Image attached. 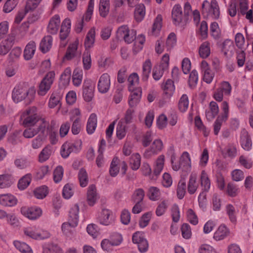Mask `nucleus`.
I'll use <instances>...</instances> for the list:
<instances>
[{"instance_id": "nucleus-56", "label": "nucleus", "mask_w": 253, "mask_h": 253, "mask_svg": "<svg viewBox=\"0 0 253 253\" xmlns=\"http://www.w3.org/2000/svg\"><path fill=\"white\" fill-rule=\"evenodd\" d=\"M144 195V190L141 188H138L133 192L131 199L133 202H141L143 200Z\"/></svg>"}, {"instance_id": "nucleus-14", "label": "nucleus", "mask_w": 253, "mask_h": 253, "mask_svg": "<svg viewBox=\"0 0 253 253\" xmlns=\"http://www.w3.org/2000/svg\"><path fill=\"white\" fill-rule=\"evenodd\" d=\"M200 68L204 81L208 84H210L213 80L214 74L211 70L209 64L204 60L201 63Z\"/></svg>"}, {"instance_id": "nucleus-23", "label": "nucleus", "mask_w": 253, "mask_h": 253, "mask_svg": "<svg viewBox=\"0 0 253 253\" xmlns=\"http://www.w3.org/2000/svg\"><path fill=\"white\" fill-rule=\"evenodd\" d=\"M16 60V51L13 50L9 54L8 58V67L6 69V75L9 77H12L15 74L14 67Z\"/></svg>"}, {"instance_id": "nucleus-36", "label": "nucleus", "mask_w": 253, "mask_h": 253, "mask_svg": "<svg viewBox=\"0 0 253 253\" xmlns=\"http://www.w3.org/2000/svg\"><path fill=\"white\" fill-rule=\"evenodd\" d=\"M141 156L138 153L133 154L129 159V165L133 170H137L141 164Z\"/></svg>"}, {"instance_id": "nucleus-43", "label": "nucleus", "mask_w": 253, "mask_h": 253, "mask_svg": "<svg viewBox=\"0 0 253 253\" xmlns=\"http://www.w3.org/2000/svg\"><path fill=\"white\" fill-rule=\"evenodd\" d=\"M145 7L140 4L136 6L134 11V17L137 22L141 21L145 15Z\"/></svg>"}, {"instance_id": "nucleus-3", "label": "nucleus", "mask_w": 253, "mask_h": 253, "mask_svg": "<svg viewBox=\"0 0 253 253\" xmlns=\"http://www.w3.org/2000/svg\"><path fill=\"white\" fill-rule=\"evenodd\" d=\"M40 116L37 114V109L33 106L27 109L21 115L20 122L25 126H33L38 123Z\"/></svg>"}, {"instance_id": "nucleus-42", "label": "nucleus", "mask_w": 253, "mask_h": 253, "mask_svg": "<svg viewBox=\"0 0 253 253\" xmlns=\"http://www.w3.org/2000/svg\"><path fill=\"white\" fill-rule=\"evenodd\" d=\"M128 82L129 83V91H132L135 90L136 88L139 87L137 86L139 84V76L137 74H131L128 78Z\"/></svg>"}, {"instance_id": "nucleus-24", "label": "nucleus", "mask_w": 253, "mask_h": 253, "mask_svg": "<svg viewBox=\"0 0 253 253\" xmlns=\"http://www.w3.org/2000/svg\"><path fill=\"white\" fill-rule=\"evenodd\" d=\"M36 50V44L34 41L29 42L25 46L24 50V57L26 60L32 59Z\"/></svg>"}, {"instance_id": "nucleus-37", "label": "nucleus", "mask_w": 253, "mask_h": 253, "mask_svg": "<svg viewBox=\"0 0 253 253\" xmlns=\"http://www.w3.org/2000/svg\"><path fill=\"white\" fill-rule=\"evenodd\" d=\"M52 153V149L49 145L44 147L39 155V160L40 162L42 163L47 161L51 156Z\"/></svg>"}, {"instance_id": "nucleus-44", "label": "nucleus", "mask_w": 253, "mask_h": 253, "mask_svg": "<svg viewBox=\"0 0 253 253\" xmlns=\"http://www.w3.org/2000/svg\"><path fill=\"white\" fill-rule=\"evenodd\" d=\"M78 179L80 185L82 187H85L88 183V174L86 170L84 169H80L78 173Z\"/></svg>"}, {"instance_id": "nucleus-62", "label": "nucleus", "mask_w": 253, "mask_h": 253, "mask_svg": "<svg viewBox=\"0 0 253 253\" xmlns=\"http://www.w3.org/2000/svg\"><path fill=\"white\" fill-rule=\"evenodd\" d=\"M64 169L62 166H57L53 172V180L55 183L59 182L62 179Z\"/></svg>"}, {"instance_id": "nucleus-25", "label": "nucleus", "mask_w": 253, "mask_h": 253, "mask_svg": "<svg viewBox=\"0 0 253 253\" xmlns=\"http://www.w3.org/2000/svg\"><path fill=\"white\" fill-rule=\"evenodd\" d=\"M171 14L174 24L179 25L181 22L183 17L182 8L180 5H175L172 8Z\"/></svg>"}, {"instance_id": "nucleus-63", "label": "nucleus", "mask_w": 253, "mask_h": 253, "mask_svg": "<svg viewBox=\"0 0 253 253\" xmlns=\"http://www.w3.org/2000/svg\"><path fill=\"white\" fill-rule=\"evenodd\" d=\"M43 253H63V252L57 245L50 244L48 247L44 248Z\"/></svg>"}, {"instance_id": "nucleus-54", "label": "nucleus", "mask_w": 253, "mask_h": 253, "mask_svg": "<svg viewBox=\"0 0 253 253\" xmlns=\"http://www.w3.org/2000/svg\"><path fill=\"white\" fill-rule=\"evenodd\" d=\"M94 96V89L91 86H84L83 89V97L86 102H90Z\"/></svg>"}, {"instance_id": "nucleus-9", "label": "nucleus", "mask_w": 253, "mask_h": 253, "mask_svg": "<svg viewBox=\"0 0 253 253\" xmlns=\"http://www.w3.org/2000/svg\"><path fill=\"white\" fill-rule=\"evenodd\" d=\"M164 147L163 141L161 139H156L153 141L150 147L145 150L144 157L147 159L150 158L161 152Z\"/></svg>"}, {"instance_id": "nucleus-40", "label": "nucleus", "mask_w": 253, "mask_h": 253, "mask_svg": "<svg viewBox=\"0 0 253 253\" xmlns=\"http://www.w3.org/2000/svg\"><path fill=\"white\" fill-rule=\"evenodd\" d=\"M226 211L228 215L231 222L235 223L237 221V214L238 210L231 204L227 205L226 207Z\"/></svg>"}, {"instance_id": "nucleus-50", "label": "nucleus", "mask_w": 253, "mask_h": 253, "mask_svg": "<svg viewBox=\"0 0 253 253\" xmlns=\"http://www.w3.org/2000/svg\"><path fill=\"white\" fill-rule=\"evenodd\" d=\"M94 5V0H89L87 10L81 19L84 22L89 21L91 18Z\"/></svg>"}, {"instance_id": "nucleus-21", "label": "nucleus", "mask_w": 253, "mask_h": 253, "mask_svg": "<svg viewBox=\"0 0 253 253\" xmlns=\"http://www.w3.org/2000/svg\"><path fill=\"white\" fill-rule=\"evenodd\" d=\"M71 21L67 18L65 19L61 24L59 37L61 41H64L68 37L71 31Z\"/></svg>"}, {"instance_id": "nucleus-49", "label": "nucleus", "mask_w": 253, "mask_h": 253, "mask_svg": "<svg viewBox=\"0 0 253 253\" xmlns=\"http://www.w3.org/2000/svg\"><path fill=\"white\" fill-rule=\"evenodd\" d=\"M169 205L168 200L162 201L158 206L156 210V214L158 216H161L165 214Z\"/></svg>"}, {"instance_id": "nucleus-8", "label": "nucleus", "mask_w": 253, "mask_h": 253, "mask_svg": "<svg viewBox=\"0 0 253 253\" xmlns=\"http://www.w3.org/2000/svg\"><path fill=\"white\" fill-rule=\"evenodd\" d=\"M132 242L136 244L140 252L145 253L148 251L149 244L143 232L134 233L132 237Z\"/></svg>"}, {"instance_id": "nucleus-15", "label": "nucleus", "mask_w": 253, "mask_h": 253, "mask_svg": "<svg viewBox=\"0 0 253 253\" xmlns=\"http://www.w3.org/2000/svg\"><path fill=\"white\" fill-rule=\"evenodd\" d=\"M240 142L242 147L246 151H250L252 148V141L249 132L245 129L241 131Z\"/></svg>"}, {"instance_id": "nucleus-29", "label": "nucleus", "mask_w": 253, "mask_h": 253, "mask_svg": "<svg viewBox=\"0 0 253 253\" xmlns=\"http://www.w3.org/2000/svg\"><path fill=\"white\" fill-rule=\"evenodd\" d=\"M200 183L202 190L204 192H208L211 188V180L205 170L201 171L200 177Z\"/></svg>"}, {"instance_id": "nucleus-16", "label": "nucleus", "mask_w": 253, "mask_h": 253, "mask_svg": "<svg viewBox=\"0 0 253 253\" xmlns=\"http://www.w3.org/2000/svg\"><path fill=\"white\" fill-rule=\"evenodd\" d=\"M96 186L94 184L89 186L86 193V201L89 206H93L99 199Z\"/></svg>"}, {"instance_id": "nucleus-11", "label": "nucleus", "mask_w": 253, "mask_h": 253, "mask_svg": "<svg viewBox=\"0 0 253 253\" xmlns=\"http://www.w3.org/2000/svg\"><path fill=\"white\" fill-rule=\"evenodd\" d=\"M111 86L110 77L107 73L103 74L99 78L97 88L99 92L105 93L110 89Z\"/></svg>"}, {"instance_id": "nucleus-5", "label": "nucleus", "mask_w": 253, "mask_h": 253, "mask_svg": "<svg viewBox=\"0 0 253 253\" xmlns=\"http://www.w3.org/2000/svg\"><path fill=\"white\" fill-rule=\"evenodd\" d=\"M23 232L27 236L37 240H42L49 238L50 233L36 226H29L24 228Z\"/></svg>"}, {"instance_id": "nucleus-35", "label": "nucleus", "mask_w": 253, "mask_h": 253, "mask_svg": "<svg viewBox=\"0 0 253 253\" xmlns=\"http://www.w3.org/2000/svg\"><path fill=\"white\" fill-rule=\"evenodd\" d=\"M110 10L109 0H100L99 4V13L100 16L106 17Z\"/></svg>"}, {"instance_id": "nucleus-30", "label": "nucleus", "mask_w": 253, "mask_h": 253, "mask_svg": "<svg viewBox=\"0 0 253 253\" xmlns=\"http://www.w3.org/2000/svg\"><path fill=\"white\" fill-rule=\"evenodd\" d=\"M174 90L175 86L173 82L171 80H168L164 86V97L169 100L173 95Z\"/></svg>"}, {"instance_id": "nucleus-59", "label": "nucleus", "mask_w": 253, "mask_h": 253, "mask_svg": "<svg viewBox=\"0 0 253 253\" xmlns=\"http://www.w3.org/2000/svg\"><path fill=\"white\" fill-rule=\"evenodd\" d=\"M83 68L85 70H88L91 67V59L90 53L86 51L83 55Z\"/></svg>"}, {"instance_id": "nucleus-20", "label": "nucleus", "mask_w": 253, "mask_h": 253, "mask_svg": "<svg viewBox=\"0 0 253 253\" xmlns=\"http://www.w3.org/2000/svg\"><path fill=\"white\" fill-rule=\"evenodd\" d=\"M130 91L131 93L128 99V104L130 107H134L138 104L141 98V88H136L135 90Z\"/></svg>"}, {"instance_id": "nucleus-32", "label": "nucleus", "mask_w": 253, "mask_h": 253, "mask_svg": "<svg viewBox=\"0 0 253 253\" xmlns=\"http://www.w3.org/2000/svg\"><path fill=\"white\" fill-rule=\"evenodd\" d=\"M97 123L96 115L94 113L91 114L87 120L86 125V131L88 134H91L94 132L97 126Z\"/></svg>"}, {"instance_id": "nucleus-10", "label": "nucleus", "mask_w": 253, "mask_h": 253, "mask_svg": "<svg viewBox=\"0 0 253 253\" xmlns=\"http://www.w3.org/2000/svg\"><path fill=\"white\" fill-rule=\"evenodd\" d=\"M21 213L31 220H35L40 217L42 214V209L38 207H22L21 209Z\"/></svg>"}, {"instance_id": "nucleus-12", "label": "nucleus", "mask_w": 253, "mask_h": 253, "mask_svg": "<svg viewBox=\"0 0 253 253\" xmlns=\"http://www.w3.org/2000/svg\"><path fill=\"white\" fill-rule=\"evenodd\" d=\"M79 46V40L77 38L74 41L69 44L64 57V59L70 60L75 58L78 53L80 54L81 52H79L78 50Z\"/></svg>"}, {"instance_id": "nucleus-39", "label": "nucleus", "mask_w": 253, "mask_h": 253, "mask_svg": "<svg viewBox=\"0 0 253 253\" xmlns=\"http://www.w3.org/2000/svg\"><path fill=\"white\" fill-rule=\"evenodd\" d=\"M19 95L17 97V100L21 101L22 99H25L26 97H28L29 99H32L34 98V96L36 93V90L34 87H31L28 90L27 88L22 90V91H18Z\"/></svg>"}, {"instance_id": "nucleus-28", "label": "nucleus", "mask_w": 253, "mask_h": 253, "mask_svg": "<svg viewBox=\"0 0 253 253\" xmlns=\"http://www.w3.org/2000/svg\"><path fill=\"white\" fill-rule=\"evenodd\" d=\"M95 40V29L93 27L87 32L84 42V45L86 48H90L93 47Z\"/></svg>"}, {"instance_id": "nucleus-52", "label": "nucleus", "mask_w": 253, "mask_h": 253, "mask_svg": "<svg viewBox=\"0 0 253 253\" xmlns=\"http://www.w3.org/2000/svg\"><path fill=\"white\" fill-rule=\"evenodd\" d=\"M148 195L151 200L153 201H157L160 197V191L159 189L156 187H151L148 190Z\"/></svg>"}, {"instance_id": "nucleus-57", "label": "nucleus", "mask_w": 253, "mask_h": 253, "mask_svg": "<svg viewBox=\"0 0 253 253\" xmlns=\"http://www.w3.org/2000/svg\"><path fill=\"white\" fill-rule=\"evenodd\" d=\"M34 194L36 198L42 199L45 197L47 194V188L45 186L38 187L35 189Z\"/></svg>"}, {"instance_id": "nucleus-46", "label": "nucleus", "mask_w": 253, "mask_h": 253, "mask_svg": "<svg viewBox=\"0 0 253 253\" xmlns=\"http://www.w3.org/2000/svg\"><path fill=\"white\" fill-rule=\"evenodd\" d=\"M152 69V63L149 59H147L142 65V79L146 80L148 78Z\"/></svg>"}, {"instance_id": "nucleus-19", "label": "nucleus", "mask_w": 253, "mask_h": 253, "mask_svg": "<svg viewBox=\"0 0 253 253\" xmlns=\"http://www.w3.org/2000/svg\"><path fill=\"white\" fill-rule=\"evenodd\" d=\"M60 25V18L58 15H55L52 17L48 23L47 27V32L51 34H56Z\"/></svg>"}, {"instance_id": "nucleus-2", "label": "nucleus", "mask_w": 253, "mask_h": 253, "mask_svg": "<svg viewBox=\"0 0 253 253\" xmlns=\"http://www.w3.org/2000/svg\"><path fill=\"white\" fill-rule=\"evenodd\" d=\"M175 160V156L173 154L171 156V168L174 171H178L180 169L184 170H190L192 168V162L190 155L187 151L183 152L181 155L179 160L178 162Z\"/></svg>"}, {"instance_id": "nucleus-31", "label": "nucleus", "mask_w": 253, "mask_h": 253, "mask_svg": "<svg viewBox=\"0 0 253 253\" xmlns=\"http://www.w3.org/2000/svg\"><path fill=\"white\" fill-rule=\"evenodd\" d=\"M197 179V176L196 173H192L189 176L188 184V192L190 194L195 193L199 186Z\"/></svg>"}, {"instance_id": "nucleus-47", "label": "nucleus", "mask_w": 253, "mask_h": 253, "mask_svg": "<svg viewBox=\"0 0 253 253\" xmlns=\"http://www.w3.org/2000/svg\"><path fill=\"white\" fill-rule=\"evenodd\" d=\"M72 70L71 68H66L60 76V82L63 85H67L70 81Z\"/></svg>"}, {"instance_id": "nucleus-4", "label": "nucleus", "mask_w": 253, "mask_h": 253, "mask_svg": "<svg viewBox=\"0 0 253 253\" xmlns=\"http://www.w3.org/2000/svg\"><path fill=\"white\" fill-rule=\"evenodd\" d=\"M202 14L204 17L218 19L220 16L219 7L216 0H211V3L204 0L202 4Z\"/></svg>"}, {"instance_id": "nucleus-60", "label": "nucleus", "mask_w": 253, "mask_h": 253, "mask_svg": "<svg viewBox=\"0 0 253 253\" xmlns=\"http://www.w3.org/2000/svg\"><path fill=\"white\" fill-rule=\"evenodd\" d=\"M209 152L207 148H205L200 156L199 165L201 168H205L209 161Z\"/></svg>"}, {"instance_id": "nucleus-58", "label": "nucleus", "mask_w": 253, "mask_h": 253, "mask_svg": "<svg viewBox=\"0 0 253 253\" xmlns=\"http://www.w3.org/2000/svg\"><path fill=\"white\" fill-rule=\"evenodd\" d=\"M216 225L215 220L212 219L208 220L204 225L203 232L206 234H208L212 232Z\"/></svg>"}, {"instance_id": "nucleus-51", "label": "nucleus", "mask_w": 253, "mask_h": 253, "mask_svg": "<svg viewBox=\"0 0 253 253\" xmlns=\"http://www.w3.org/2000/svg\"><path fill=\"white\" fill-rule=\"evenodd\" d=\"M119 163V159L118 158H114L111 163L109 169V172L111 176L115 177L118 174L119 171V167H118Z\"/></svg>"}, {"instance_id": "nucleus-48", "label": "nucleus", "mask_w": 253, "mask_h": 253, "mask_svg": "<svg viewBox=\"0 0 253 253\" xmlns=\"http://www.w3.org/2000/svg\"><path fill=\"white\" fill-rule=\"evenodd\" d=\"M32 176L30 174H27L23 176L18 182V188L21 190L27 188L31 183Z\"/></svg>"}, {"instance_id": "nucleus-22", "label": "nucleus", "mask_w": 253, "mask_h": 253, "mask_svg": "<svg viewBox=\"0 0 253 253\" xmlns=\"http://www.w3.org/2000/svg\"><path fill=\"white\" fill-rule=\"evenodd\" d=\"M235 49L233 42L231 40L226 39L222 43V52L227 57H230L234 54Z\"/></svg>"}, {"instance_id": "nucleus-1", "label": "nucleus", "mask_w": 253, "mask_h": 253, "mask_svg": "<svg viewBox=\"0 0 253 253\" xmlns=\"http://www.w3.org/2000/svg\"><path fill=\"white\" fill-rule=\"evenodd\" d=\"M79 207L75 205L70 209L68 221L63 222L61 226L63 234L67 238L71 239L75 236L76 227L79 222Z\"/></svg>"}, {"instance_id": "nucleus-6", "label": "nucleus", "mask_w": 253, "mask_h": 253, "mask_svg": "<svg viewBox=\"0 0 253 253\" xmlns=\"http://www.w3.org/2000/svg\"><path fill=\"white\" fill-rule=\"evenodd\" d=\"M96 220L101 225L109 226L115 222L116 216L110 210L103 208L98 212Z\"/></svg>"}, {"instance_id": "nucleus-61", "label": "nucleus", "mask_w": 253, "mask_h": 253, "mask_svg": "<svg viewBox=\"0 0 253 253\" xmlns=\"http://www.w3.org/2000/svg\"><path fill=\"white\" fill-rule=\"evenodd\" d=\"M198 73L196 70H193L190 74L188 84L189 87L194 88L198 81Z\"/></svg>"}, {"instance_id": "nucleus-33", "label": "nucleus", "mask_w": 253, "mask_h": 253, "mask_svg": "<svg viewBox=\"0 0 253 253\" xmlns=\"http://www.w3.org/2000/svg\"><path fill=\"white\" fill-rule=\"evenodd\" d=\"M209 110L206 111V116L208 120H212L218 113L219 107L217 104L214 101L210 103Z\"/></svg>"}, {"instance_id": "nucleus-41", "label": "nucleus", "mask_w": 253, "mask_h": 253, "mask_svg": "<svg viewBox=\"0 0 253 253\" xmlns=\"http://www.w3.org/2000/svg\"><path fill=\"white\" fill-rule=\"evenodd\" d=\"M83 77V72L81 69L77 68L74 70L73 74V83L76 86H79L82 83Z\"/></svg>"}, {"instance_id": "nucleus-34", "label": "nucleus", "mask_w": 253, "mask_h": 253, "mask_svg": "<svg viewBox=\"0 0 253 253\" xmlns=\"http://www.w3.org/2000/svg\"><path fill=\"white\" fill-rule=\"evenodd\" d=\"M0 204L4 206H13L16 204V199L11 194L1 195L0 196Z\"/></svg>"}, {"instance_id": "nucleus-55", "label": "nucleus", "mask_w": 253, "mask_h": 253, "mask_svg": "<svg viewBox=\"0 0 253 253\" xmlns=\"http://www.w3.org/2000/svg\"><path fill=\"white\" fill-rule=\"evenodd\" d=\"M189 106V99L186 94H183L180 97L179 103L178 107L181 112H185Z\"/></svg>"}, {"instance_id": "nucleus-53", "label": "nucleus", "mask_w": 253, "mask_h": 253, "mask_svg": "<svg viewBox=\"0 0 253 253\" xmlns=\"http://www.w3.org/2000/svg\"><path fill=\"white\" fill-rule=\"evenodd\" d=\"M46 136L43 134H40L32 141V147L34 149H39L43 144Z\"/></svg>"}, {"instance_id": "nucleus-26", "label": "nucleus", "mask_w": 253, "mask_h": 253, "mask_svg": "<svg viewBox=\"0 0 253 253\" xmlns=\"http://www.w3.org/2000/svg\"><path fill=\"white\" fill-rule=\"evenodd\" d=\"M14 178L10 174L0 175V188H7L11 186L14 182Z\"/></svg>"}, {"instance_id": "nucleus-27", "label": "nucleus", "mask_w": 253, "mask_h": 253, "mask_svg": "<svg viewBox=\"0 0 253 253\" xmlns=\"http://www.w3.org/2000/svg\"><path fill=\"white\" fill-rule=\"evenodd\" d=\"M53 38L50 36L44 37L40 44V49L42 53H46L51 48L52 45Z\"/></svg>"}, {"instance_id": "nucleus-17", "label": "nucleus", "mask_w": 253, "mask_h": 253, "mask_svg": "<svg viewBox=\"0 0 253 253\" xmlns=\"http://www.w3.org/2000/svg\"><path fill=\"white\" fill-rule=\"evenodd\" d=\"M230 233L229 228L225 224L220 225L214 232L213 239L216 241L222 240L228 237Z\"/></svg>"}, {"instance_id": "nucleus-18", "label": "nucleus", "mask_w": 253, "mask_h": 253, "mask_svg": "<svg viewBox=\"0 0 253 253\" xmlns=\"http://www.w3.org/2000/svg\"><path fill=\"white\" fill-rule=\"evenodd\" d=\"M163 26V17L161 14H158L154 19L151 30L149 32L151 36L157 37L160 35Z\"/></svg>"}, {"instance_id": "nucleus-64", "label": "nucleus", "mask_w": 253, "mask_h": 253, "mask_svg": "<svg viewBox=\"0 0 253 253\" xmlns=\"http://www.w3.org/2000/svg\"><path fill=\"white\" fill-rule=\"evenodd\" d=\"M199 253H217L215 249L208 244H203L198 249Z\"/></svg>"}, {"instance_id": "nucleus-13", "label": "nucleus", "mask_w": 253, "mask_h": 253, "mask_svg": "<svg viewBox=\"0 0 253 253\" xmlns=\"http://www.w3.org/2000/svg\"><path fill=\"white\" fill-rule=\"evenodd\" d=\"M165 156L162 154L159 155L154 162L153 165V174L155 175L151 177L152 180H156L162 172L165 165Z\"/></svg>"}, {"instance_id": "nucleus-38", "label": "nucleus", "mask_w": 253, "mask_h": 253, "mask_svg": "<svg viewBox=\"0 0 253 253\" xmlns=\"http://www.w3.org/2000/svg\"><path fill=\"white\" fill-rule=\"evenodd\" d=\"M199 53L202 58L208 57L211 54L210 43L209 42H204L199 47Z\"/></svg>"}, {"instance_id": "nucleus-45", "label": "nucleus", "mask_w": 253, "mask_h": 253, "mask_svg": "<svg viewBox=\"0 0 253 253\" xmlns=\"http://www.w3.org/2000/svg\"><path fill=\"white\" fill-rule=\"evenodd\" d=\"M126 134V127L124 124V122L120 120L116 128V135L119 139H123Z\"/></svg>"}, {"instance_id": "nucleus-7", "label": "nucleus", "mask_w": 253, "mask_h": 253, "mask_svg": "<svg viewBox=\"0 0 253 253\" xmlns=\"http://www.w3.org/2000/svg\"><path fill=\"white\" fill-rule=\"evenodd\" d=\"M55 75L54 71H50L46 74L39 84L38 91L39 95L43 96L46 94L53 84Z\"/></svg>"}]
</instances>
